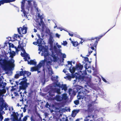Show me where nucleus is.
I'll list each match as a JSON object with an SVG mask.
<instances>
[{"mask_svg":"<svg viewBox=\"0 0 121 121\" xmlns=\"http://www.w3.org/2000/svg\"><path fill=\"white\" fill-rule=\"evenodd\" d=\"M14 61L12 62L11 60H8L4 59L2 60V62H0V65L4 70L6 71L9 68H13L14 67Z\"/></svg>","mask_w":121,"mask_h":121,"instance_id":"obj_1","label":"nucleus"},{"mask_svg":"<svg viewBox=\"0 0 121 121\" xmlns=\"http://www.w3.org/2000/svg\"><path fill=\"white\" fill-rule=\"evenodd\" d=\"M113 27H112L111 28L109 29L103 35H100L98 37H95V38L92 37L91 39H89V40H90L91 42V43L90 44V45L91 46L89 47V48H91L92 50H95L94 48H96L97 43L99 39L103 36L107 32L110 30L111 28H112Z\"/></svg>","mask_w":121,"mask_h":121,"instance_id":"obj_2","label":"nucleus"},{"mask_svg":"<svg viewBox=\"0 0 121 121\" xmlns=\"http://www.w3.org/2000/svg\"><path fill=\"white\" fill-rule=\"evenodd\" d=\"M53 61V60L51 58L50 59V60L48 61L45 59L41 61L40 62L42 66L44 67L45 65L48 70L49 71L50 70L52 69L51 66L52 65V62Z\"/></svg>","mask_w":121,"mask_h":121,"instance_id":"obj_3","label":"nucleus"},{"mask_svg":"<svg viewBox=\"0 0 121 121\" xmlns=\"http://www.w3.org/2000/svg\"><path fill=\"white\" fill-rule=\"evenodd\" d=\"M78 85H77L75 86L73 89V92L75 95L76 93L78 92V95L81 93L83 94L87 93V91L83 88H81Z\"/></svg>","mask_w":121,"mask_h":121,"instance_id":"obj_4","label":"nucleus"},{"mask_svg":"<svg viewBox=\"0 0 121 121\" xmlns=\"http://www.w3.org/2000/svg\"><path fill=\"white\" fill-rule=\"evenodd\" d=\"M20 81V82L19 83L18 82L16 81V83L17 85L19 84L20 85L19 86V91H20L21 90H25V91H26L25 90L26 89V85L25 84V81L24 79L23 80L22 79H21L19 80V81H20Z\"/></svg>","mask_w":121,"mask_h":121,"instance_id":"obj_5","label":"nucleus"},{"mask_svg":"<svg viewBox=\"0 0 121 121\" xmlns=\"http://www.w3.org/2000/svg\"><path fill=\"white\" fill-rule=\"evenodd\" d=\"M27 28L26 27H25L24 26L22 28L21 27H19L17 28V31L18 33L20 34H25L27 33Z\"/></svg>","mask_w":121,"mask_h":121,"instance_id":"obj_6","label":"nucleus"},{"mask_svg":"<svg viewBox=\"0 0 121 121\" xmlns=\"http://www.w3.org/2000/svg\"><path fill=\"white\" fill-rule=\"evenodd\" d=\"M33 85L34 84H33L32 86H31L30 88L28 93V97L31 98L33 97L34 93H35V89L33 88Z\"/></svg>","mask_w":121,"mask_h":121,"instance_id":"obj_7","label":"nucleus"},{"mask_svg":"<svg viewBox=\"0 0 121 121\" xmlns=\"http://www.w3.org/2000/svg\"><path fill=\"white\" fill-rule=\"evenodd\" d=\"M41 67L42 65L40 62L36 66L31 67L30 71L31 72L36 71L38 70H39Z\"/></svg>","mask_w":121,"mask_h":121,"instance_id":"obj_8","label":"nucleus"},{"mask_svg":"<svg viewBox=\"0 0 121 121\" xmlns=\"http://www.w3.org/2000/svg\"><path fill=\"white\" fill-rule=\"evenodd\" d=\"M55 89L54 88H52L48 92L49 95L51 97H53L55 95V91L54 90Z\"/></svg>","mask_w":121,"mask_h":121,"instance_id":"obj_9","label":"nucleus"},{"mask_svg":"<svg viewBox=\"0 0 121 121\" xmlns=\"http://www.w3.org/2000/svg\"><path fill=\"white\" fill-rule=\"evenodd\" d=\"M87 111L89 112H92L94 110V108L92 104H89L88 105Z\"/></svg>","mask_w":121,"mask_h":121,"instance_id":"obj_10","label":"nucleus"},{"mask_svg":"<svg viewBox=\"0 0 121 121\" xmlns=\"http://www.w3.org/2000/svg\"><path fill=\"white\" fill-rule=\"evenodd\" d=\"M18 43L19 45H18L17 46V48L18 49H19L20 48L22 51L24 53H26V51L24 48V46L23 45H21V44L20 43V42L19 41L18 42ZM23 43L22 42L21 43V44L22 45H23Z\"/></svg>","mask_w":121,"mask_h":121,"instance_id":"obj_11","label":"nucleus"},{"mask_svg":"<svg viewBox=\"0 0 121 121\" xmlns=\"http://www.w3.org/2000/svg\"><path fill=\"white\" fill-rule=\"evenodd\" d=\"M53 99L56 100L57 101L60 102L63 99L60 96L57 95L53 98Z\"/></svg>","mask_w":121,"mask_h":121,"instance_id":"obj_12","label":"nucleus"},{"mask_svg":"<svg viewBox=\"0 0 121 121\" xmlns=\"http://www.w3.org/2000/svg\"><path fill=\"white\" fill-rule=\"evenodd\" d=\"M75 67L76 70H81L83 68V66L81 65V64L79 63L76 64Z\"/></svg>","mask_w":121,"mask_h":121,"instance_id":"obj_13","label":"nucleus"},{"mask_svg":"<svg viewBox=\"0 0 121 121\" xmlns=\"http://www.w3.org/2000/svg\"><path fill=\"white\" fill-rule=\"evenodd\" d=\"M79 111V110H73L71 114V116L72 117H74L77 114L78 112Z\"/></svg>","mask_w":121,"mask_h":121,"instance_id":"obj_14","label":"nucleus"},{"mask_svg":"<svg viewBox=\"0 0 121 121\" xmlns=\"http://www.w3.org/2000/svg\"><path fill=\"white\" fill-rule=\"evenodd\" d=\"M4 100L2 99V101L0 107L2 108H7L8 107L7 104L6 103H5L4 104Z\"/></svg>","mask_w":121,"mask_h":121,"instance_id":"obj_15","label":"nucleus"},{"mask_svg":"<svg viewBox=\"0 0 121 121\" xmlns=\"http://www.w3.org/2000/svg\"><path fill=\"white\" fill-rule=\"evenodd\" d=\"M42 54L45 57L48 56V55L49 53L48 50L47 49L45 50L43 52Z\"/></svg>","mask_w":121,"mask_h":121,"instance_id":"obj_16","label":"nucleus"},{"mask_svg":"<svg viewBox=\"0 0 121 121\" xmlns=\"http://www.w3.org/2000/svg\"><path fill=\"white\" fill-rule=\"evenodd\" d=\"M2 86V85L0 84V86ZM6 92V90L5 89H3L2 90L0 89V96L2 94L5 93Z\"/></svg>","mask_w":121,"mask_h":121,"instance_id":"obj_17","label":"nucleus"},{"mask_svg":"<svg viewBox=\"0 0 121 121\" xmlns=\"http://www.w3.org/2000/svg\"><path fill=\"white\" fill-rule=\"evenodd\" d=\"M62 87L61 88V90H64L65 91H66L67 89V86L65 84L61 85Z\"/></svg>","mask_w":121,"mask_h":121,"instance_id":"obj_18","label":"nucleus"},{"mask_svg":"<svg viewBox=\"0 0 121 121\" xmlns=\"http://www.w3.org/2000/svg\"><path fill=\"white\" fill-rule=\"evenodd\" d=\"M69 70L70 71L71 73H74L76 70V67H73L72 68V69H71V67L69 68Z\"/></svg>","mask_w":121,"mask_h":121,"instance_id":"obj_19","label":"nucleus"},{"mask_svg":"<svg viewBox=\"0 0 121 121\" xmlns=\"http://www.w3.org/2000/svg\"><path fill=\"white\" fill-rule=\"evenodd\" d=\"M26 0H23L21 2V8L22 10H24L25 3Z\"/></svg>","mask_w":121,"mask_h":121,"instance_id":"obj_20","label":"nucleus"},{"mask_svg":"<svg viewBox=\"0 0 121 121\" xmlns=\"http://www.w3.org/2000/svg\"><path fill=\"white\" fill-rule=\"evenodd\" d=\"M37 63L36 61H34L33 60H30V62L28 61V64L30 65H36V64Z\"/></svg>","mask_w":121,"mask_h":121,"instance_id":"obj_21","label":"nucleus"},{"mask_svg":"<svg viewBox=\"0 0 121 121\" xmlns=\"http://www.w3.org/2000/svg\"><path fill=\"white\" fill-rule=\"evenodd\" d=\"M32 1V0H28L27 1L28 5V9L30 8H32V5L31 3V2Z\"/></svg>","mask_w":121,"mask_h":121,"instance_id":"obj_22","label":"nucleus"},{"mask_svg":"<svg viewBox=\"0 0 121 121\" xmlns=\"http://www.w3.org/2000/svg\"><path fill=\"white\" fill-rule=\"evenodd\" d=\"M71 42L72 44L73 45L74 47H76L79 44V43H78L77 41L73 42V41H71Z\"/></svg>","mask_w":121,"mask_h":121,"instance_id":"obj_23","label":"nucleus"},{"mask_svg":"<svg viewBox=\"0 0 121 121\" xmlns=\"http://www.w3.org/2000/svg\"><path fill=\"white\" fill-rule=\"evenodd\" d=\"M22 79L24 80V79L25 81V84L26 85V88L27 87H28V85H29L30 84L29 83H27V79L26 78V77H23L22 78Z\"/></svg>","mask_w":121,"mask_h":121,"instance_id":"obj_24","label":"nucleus"},{"mask_svg":"<svg viewBox=\"0 0 121 121\" xmlns=\"http://www.w3.org/2000/svg\"><path fill=\"white\" fill-rule=\"evenodd\" d=\"M39 39L37 41V43L39 44H41L42 43L43 39L41 38H40L39 36Z\"/></svg>","mask_w":121,"mask_h":121,"instance_id":"obj_25","label":"nucleus"},{"mask_svg":"<svg viewBox=\"0 0 121 121\" xmlns=\"http://www.w3.org/2000/svg\"><path fill=\"white\" fill-rule=\"evenodd\" d=\"M54 89H55V90H54L55 91V93H56L58 94H60L61 92H60V89L56 88H54Z\"/></svg>","mask_w":121,"mask_h":121,"instance_id":"obj_26","label":"nucleus"},{"mask_svg":"<svg viewBox=\"0 0 121 121\" xmlns=\"http://www.w3.org/2000/svg\"><path fill=\"white\" fill-rule=\"evenodd\" d=\"M8 3L7 0H0V6L5 3Z\"/></svg>","mask_w":121,"mask_h":121,"instance_id":"obj_27","label":"nucleus"},{"mask_svg":"<svg viewBox=\"0 0 121 121\" xmlns=\"http://www.w3.org/2000/svg\"><path fill=\"white\" fill-rule=\"evenodd\" d=\"M13 119H18V118L15 112H13Z\"/></svg>","mask_w":121,"mask_h":121,"instance_id":"obj_28","label":"nucleus"},{"mask_svg":"<svg viewBox=\"0 0 121 121\" xmlns=\"http://www.w3.org/2000/svg\"><path fill=\"white\" fill-rule=\"evenodd\" d=\"M52 56L53 58V61L54 62H56L57 61V57L56 56V54H54L52 55Z\"/></svg>","mask_w":121,"mask_h":121,"instance_id":"obj_29","label":"nucleus"},{"mask_svg":"<svg viewBox=\"0 0 121 121\" xmlns=\"http://www.w3.org/2000/svg\"><path fill=\"white\" fill-rule=\"evenodd\" d=\"M9 54L10 55V57L11 58H13L15 55V52L14 51H13L12 52H10L9 53Z\"/></svg>","mask_w":121,"mask_h":121,"instance_id":"obj_30","label":"nucleus"},{"mask_svg":"<svg viewBox=\"0 0 121 121\" xmlns=\"http://www.w3.org/2000/svg\"><path fill=\"white\" fill-rule=\"evenodd\" d=\"M24 75L26 74L27 77L30 75H31V73L29 72L28 71H24Z\"/></svg>","mask_w":121,"mask_h":121,"instance_id":"obj_31","label":"nucleus"},{"mask_svg":"<svg viewBox=\"0 0 121 121\" xmlns=\"http://www.w3.org/2000/svg\"><path fill=\"white\" fill-rule=\"evenodd\" d=\"M24 71H22L19 72V75L20 76H23L24 77H25L24 75Z\"/></svg>","mask_w":121,"mask_h":121,"instance_id":"obj_32","label":"nucleus"},{"mask_svg":"<svg viewBox=\"0 0 121 121\" xmlns=\"http://www.w3.org/2000/svg\"><path fill=\"white\" fill-rule=\"evenodd\" d=\"M78 100H80L81 99H83L84 98V96H82V95H81L79 94V95L78 94V96L77 97Z\"/></svg>","mask_w":121,"mask_h":121,"instance_id":"obj_33","label":"nucleus"},{"mask_svg":"<svg viewBox=\"0 0 121 121\" xmlns=\"http://www.w3.org/2000/svg\"><path fill=\"white\" fill-rule=\"evenodd\" d=\"M84 96L85 99H89L90 98V96L86 94Z\"/></svg>","mask_w":121,"mask_h":121,"instance_id":"obj_34","label":"nucleus"},{"mask_svg":"<svg viewBox=\"0 0 121 121\" xmlns=\"http://www.w3.org/2000/svg\"><path fill=\"white\" fill-rule=\"evenodd\" d=\"M90 48H89V49H88V54L86 56H89V55H90L91 54V53H92V52H93V51H89V50H90Z\"/></svg>","mask_w":121,"mask_h":121,"instance_id":"obj_35","label":"nucleus"},{"mask_svg":"<svg viewBox=\"0 0 121 121\" xmlns=\"http://www.w3.org/2000/svg\"><path fill=\"white\" fill-rule=\"evenodd\" d=\"M55 85L56 86L59 87L60 88L62 87L60 83H56Z\"/></svg>","mask_w":121,"mask_h":121,"instance_id":"obj_36","label":"nucleus"},{"mask_svg":"<svg viewBox=\"0 0 121 121\" xmlns=\"http://www.w3.org/2000/svg\"><path fill=\"white\" fill-rule=\"evenodd\" d=\"M74 102L76 105H77L79 103V101L78 100H76L74 101Z\"/></svg>","mask_w":121,"mask_h":121,"instance_id":"obj_37","label":"nucleus"},{"mask_svg":"<svg viewBox=\"0 0 121 121\" xmlns=\"http://www.w3.org/2000/svg\"><path fill=\"white\" fill-rule=\"evenodd\" d=\"M9 48H11V47L13 48L14 47V45L13 44V43H9Z\"/></svg>","mask_w":121,"mask_h":121,"instance_id":"obj_38","label":"nucleus"},{"mask_svg":"<svg viewBox=\"0 0 121 121\" xmlns=\"http://www.w3.org/2000/svg\"><path fill=\"white\" fill-rule=\"evenodd\" d=\"M38 17L39 18L40 20H42L43 19V17L42 15H40V14L39 13H38Z\"/></svg>","mask_w":121,"mask_h":121,"instance_id":"obj_39","label":"nucleus"},{"mask_svg":"<svg viewBox=\"0 0 121 121\" xmlns=\"http://www.w3.org/2000/svg\"><path fill=\"white\" fill-rule=\"evenodd\" d=\"M117 104L118 105V108L119 109L120 107H121V101L118 103Z\"/></svg>","mask_w":121,"mask_h":121,"instance_id":"obj_40","label":"nucleus"},{"mask_svg":"<svg viewBox=\"0 0 121 121\" xmlns=\"http://www.w3.org/2000/svg\"><path fill=\"white\" fill-rule=\"evenodd\" d=\"M45 106L46 108H49L50 107V106L49 105L48 103V102H47L46 103Z\"/></svg>","mask_w":121,"mask_h":121,"instance_id":"obj_41","label":"nucleus"},{"mask_svg":"<svg viewBox=\"0 0 121 121\" xmlns=\"http://www.w3.org/2000/svg\"><path fill=\"white\" fill-rule=\"evenodd\" d=\"M62 98L63 99H64L65 100L66 99H67L66 95L65 94L63 95Z\"/></svg>","mask_w":121,"mask_h":121,"instance_id":"obj_42","label":"nucleus"},{"mask_svg":"<svg viewBox=\"0 0 121 121\" xmlns=\"http://www.w3.org/2000/svg\"><path fill=\"white\" fill-rule=\"evenodd\" d=\"M20 76V75L19 74H17L15 75L14 78H17Z\"/></svg>","mask_w":121,"mask_h":121,"instance_id":"obj_43","label":"nucleus"},{"mask_svg":"<svg viewBox=\"0 0 121 121\" xmlns=\"http://www.w3.org/2000/svg\"><path fill=\"white\" fill-rule=\"evenodd\" d=\"M53 42L52 39H50L49 41V43L51 45H52L53 44Z\"/></svg>","mask_w":121,"mask_h":121,"instance_id":"obj_44","label":"nucleus"},{"mask_svg":"<svg viewBox=\"0 0 121 121\" xmlns=\"http://www.w3.org/2000/svg\"><path fill=\"white\" fill-rule=\"evenodd\" d=\"M62 44H63L64 46H65L67 44V42L66 41H63V43Z\"/></svg>","mask_w":121,"mask_h":121,"instance_id":"obj_45","label":"nucleus"},{"mask_svg":"<svg viewBox=\"0 0 121 121\" xmlns=\"http://www.w3.org/2000/svg\"><path fill=\"white\" fill-rule=\"evenodd\" d=\"M27 116H25L23 118V121H26L27 120Z\"/></svg>","mask_w":121,"mask_h":121,"instance_id":"obj_46","label":"nucleus"},{"mask_svg":"<svg viewBox=\"0 0 121 121\" xmlns=\"http://www.w3.org/2000/svg\"><path fill=\"white\" fill-rule=\"evenodd\" d=\"M72 61H67L68 63V65H71V66H72Z\"/></svg>","mask_w":121,"mask_h":121,"instance_id":"obj_47","label":"nucleus"},{"mask_svg":"<svg viewBox=\"0 0 121 121\" xmlns=\"http://www.w3.org/2000/svg\"><path fill=\"white\" fill-rule=\"evenodd\" d=\"M85 60L86 61H87V62H89V60L88 58L87 57H84Z\"/></svg>","mask_w":121,"mask_h":121,"instance_id":"obj_48","label":"nucleus"},{"mask_svg":"<svg viewBox=\"0 0 121 121\" xmlns=\"http://www.w3.org/2000/svg\"><path fill=\"white\" fill-rule=\"evenodd\" d=\"M23 10V13H24V16H25V17H27V16L26 14V11L24 10Z\"/></svg>","mask_w":121,"mask_h":121,"instance_id":"obj_49","label":"nucleus"},{"mask_svg":"<svg viewBox=\"0 0 121 121\" xmlns=\"http://www.w3.org/2000/svg\"><path fill=\"white\" fill-rule=\"evenodd\" d=\"M17 37H19V35L17 34H14V35L13 38L15 39V38H17Z\"/></svg>","mask_w":121,"mask_h":121,"instance_id":"obj_50","label":"nucleus"},{"mask_svg":"<svg viewBox=\"0 0 121 121\" xmlns=\"http://www.w3.org/2000/svg\"><path fill=\"white\" fill-rule=\"evenodd\" d=\"M27 55H25V57H25L24 58V60L25 61H28V60H27Z\"/></svg>","mask_w":121,"mask_h":121,"instance_id":"obj_51","label":"nucleus"},{"mask_svg":"<svg viewBox=\"0 0 121 121\" xmlns=\"http://www.w3.org/2000/svg\"><path fill=\"white\" fill-rule=\"evenodd\" d=\"M16 0H7L8 3H10Z\"/></svg>","mask_w":121,"mask_h":121,"instance_id":"obj_52","label":"nucleus"},{"mask_svg":"<svg viewBox=\"0 0 121 121\" xmlns=\"http://www.w3.org/2000/svg\"><path fill=\"white\" fill-rule=\"evenodd\" d=\"M66 77L69 80L71 79V77L70 75H67V76Z\"/></svg>","mask_w":121,"mask_h":121,"instance_id":"obj_53","label":"nucleus"},{"mask_svg":"<svg viewBox=\"0 0 121 121\" xmlns=\"http://www.w3.org/2000/svg\"><path fill=\"white\" fill-rule=\"evenodd\" d=\"M0 118L1 121H2L3 118V117L1 114H0Z\"/></svg>","mask_w":121,"mask_h":121,"instance_id":"obj_54","label":"nucleus"},{"mask_svg":"<svg viewBox=\"0 0 121 121\" xmlns=\"http://www.w3.org/2000/svg\"><path fill=\"white\" fill-rule=\"evenodd\" d=\"M62 54V58H65L66 57V55L65 54Z\"/></svg>","mask_w":121,"mask_h":121,"instance_id":"obj_55","label":"nucleus"},{"mask_svg":"<svg viewBox=\"0 0 121 121\" xmlns=\"http://www.w3.org/2000/svg\"><path fill=\"white\" fill-rule=\"evenodd\" d=\"M68 34L70 36H71V37L73 36V33H69Z\"/></svg>","mask_w":121,"mask_h":121,"instance_id":"obj_56","label":"nucleus"},{"mask_svg":"<svg viewBox=\"0 0 121 121\" xmlns=\"http://www.w3.org/2000/svg\"><path fill=\"white\" fill-rule=\"evenodd\" d=\"M101 78L102 79V80L104 81V82H107V81L106 80H105V79H104L103 77H101Z\"/></svg>","mask_w":121,"mask_h":121,"instance_id":"obj_57","label":"nucleus"},{"mask_svg":"<svg viewBox=\"0 0 121 121\" xmlns=\"http://www.w3.org/2000/svg\"><path fill=\"white\" fill-rule=\"evenodd\" d=\"M10 120V119L9 118H5L4 119V121H8Z\"/></svg>","mask_w":121,"mask_h":121,"instance_id":"obj_58","label":"nucleus"},{"mask_svg":"<svg viewBox=\"0 0 121 121\" xmlns=\"http://www.w3.org/2000/svg\"><path fill=\"white\" fill-rule=\"evenodd\" d=\"M21 56L23 57L25 56V54L24 53H22V52H21Z\"/></svg>","mask_w":121,"mask_h":121,"instance_id":"obj_59","label":"nucleus"},{"mask_svg":"<svg viewBox=\"0 0 121 121\" xmlns=\"http://www.w3.org/2000/svg\"><path fill=\"white\" fill-rule=\"evenodd\" d=\"M89 119L87 118L86 117L84 120V121H89Z\"/></svg>","mask_w":121,"mask_h":121,"instance_id":"obj_60","label":"nucleus"},{"mask_svg":"<svg viewBox=\"0 0 121 121\" xmlns=\"http://www.w3.org/2000/svg\"><path fill=\"white\" fill-rule=\"evenodd\" d=\"M56 37L59 38L60 37V35H59L58 33H56Z\"/></svg>","mask_w":121,"mask_h":121,"instance_id":"obj_61","label":"nucleus"},{"mask_svg":"<svg viewBox=\"0 0 121 121\" xmlns=\"http://www.w3.org/2000/svg\"><path fill=\"white\" fill-rule=\"evenodd\" d=\"M72 91V89L71 88L69 89V93L70 94V92H71Z\"/></svg>","mask_w":121,"mask_h":121,"instance_id":"obj_62","label":"nucleus"},{"mask_svg":"<svg viewBox=\"0 0 121 121\" xmlns=\"http://www.w3.org/2000/svg\"><path fill=\"white\" fill-rule=\"evenodd\" d=\"M66 118H62V119H60V121H65V119H66Z\"/></svg>","mask_w":121,"mask_h":121,"instance_id":"obj_63","label":"nucleus"},{"mask_svg":"<svg viewBox=\"0 0 121 121\" xmlns=\"http://www.w3.org/2000/svg\"><path fill=\"white\" fill-rule=\"evenodd\" d=\"M40 22L42 25H43V24H44V22L43 21V19H42V20H40Z\"/></svg>","mask_w":121,"mask_h":121,"instance_id":"obj_64","label":"nucleus"}]
</instances>
